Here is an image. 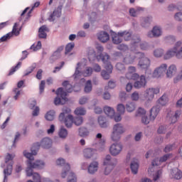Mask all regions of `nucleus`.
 <instances>
[{"label":"nucleus","instance_id":"nucleus-1","mask_svg":"<svg viewBox=\"0 0 182 182\" xmlns=\"http://www.w3.org/2000/svg\"><path fill=\"white\" fill-rule=\"evenodd\" d=\"M149 174L153 173L154 181L160 180V159L159 158L154 159L151 162V166L148 168Z\"/></svg>","mask_w":182,"mask_h":182},{"label":"nucleus","instance_id":"nucleus-2","mask_svg":"<svg viewBox=\"0 0 182 182\" xmlns=\"http://www.w3.org/2000/svg\"><path fill=\"white\" fill-rule=\"evenodd\" d=\"M14 159H15V154H7L5 156V164H9L7 165L6 168L4 170V182H7L8 179L6 178L12 174V166H14V161H12V160H14Z\"/></svg>","mask_w":182,"mask_h":182},{"label":"nucleus","instance_id":"nucleus-3","mask_svg":"<svg viewBox=\"0 0 182 182\" xmlns=\"http://www.w3.org/2000/svg\"><path fill=\"white\" fill-rule=\"evenodd\" d=\"M63 86L64 87H60L56 91L57 96H60L63 100L66 102L68 100V98H66V96H68V93H72L73 91V87L72 85L69 83V81H64L63 82Z\"/></svg>","mask_w":182,"mask_h":182},{"label":"nucleus","instance_id":"nucleus-4","mask_svg":"<svg viewBox=\"0 0 182 182\" xmlns=\"http://www.w3.org/2000/svg\"><path fill=\"white\" fill-rule=\"evenodd\" d=\"M97 59L98 60V62H100V60H102V62H103V63L105 65V68L106 69V70H108L109 73H112V70H113V66L112 65V64L110 63L109 60H110V55H109L107 53H104L102 54H100L98 55H97Z\"/></svg>","mask_w":182,"mask_h":182},{"label":"nucleus","instance_id":"nucleus-5","mask_svg":"<svg viewBox=\"0 0 182 182\" xmlns=\"http://www.w3.org/2000/svg\"><path fill=\"white\" fill-rule=\"evenodd\" d=\"M160 112V107H154L151 109L150 119L147 117L146 115H143L141 117V123L144 124H149L150 123V120H155L157 117V114Z\"/></svg>","mask_w":182,"mask_h":182},{"label":"nucleus","instance_id":"nucleus-6","mask_svg":"<svg viewBox=\"0 0 182 182\" xmlns=\"http://www.w3.org/2000/svg\"><path fill=\"white\" fill-rule=\"evenodd\" d=\"M55 164L57 166H60L63 167V171L61 172L62 178H65L66 176H68V173L70 171V165L69 164H66V161L63 158H59L56 160Z\"/></svg>","mask_w":182,"mask_h":182},{"label":"nucleus","instance_id":"nucleus-7","mask_svg":"<svg viewBox=\"0 0 182 182\" xmlns=\"http://www.w3.org/2000/svg\"><path fill=\"white\" fill-rule=\"evenodd\" d=\"M180 116H181V110H176V112L169 111L166 115V122L169 124H174V123H177Z\"/></svg>","mask_w":182,"mask_h":182},{"label":"nucleus","instance_id":"nucleus-8","mask_svg":"<svg viewBox=\"0 0 182 182\" xmlns=\"http://www.w3.org/2000/svg\"><path fill=\"white\" fill-rule=\"evenodd\" d=\"M80 65H81L80 63H78L77 64L75 72L73 75L74 79H79V77H80L82 75H83V76H85V77L90 76V75L93 73V69H92V68L90 67H87L85 70V72L84 73L80 72Z\"/></svg>","mask_w":182,"mask_h":182},{"label":"nucleus","instance_id":"nucleus-9","mask_svg":"<svg viewBox=\"0 0 182 182\" xmlns=\"http://www.w3.org/2000/svg\"><path fill=\"white\" fill-rule=\"evenodd\" d=\"M140 42H141L140 37H136V38L133 39V41L130 47L131 52H137V49H139V46H140L142 50H146V49H147V44L140 43Z\"/></svg>","mask_w":182,"mask_h":182},{"label":"nucleus","instance_id":"nucleus-10","mask_svg":"<svg viewBox=\"0 0 182 182\" xmlns=\"http://www.w3.org/2000/svg\"><path fill=\"white\" fill-rule=\"evenodd\" d=\"M136 56L141 59L139 62V66L141 69H148L150 66V60L144 57V53H136Z\"/></svg>","mask_w":182,"mask_h":182},{"label":"nucleus","instance_id":"nucleus-11","mask_svg":"<svg viewBox=\"0 0 182 182\" xmlns=\"http://www.w3.org/2000/svg\"><path fill=\"white\" fill-rule=\"evenodd\" d=\"M160 93L159 88H149L146 90L144 97L146 102H151L154 99V95Z\"/></svg>","mask_w":182,"mask_h":182},{"label":"nucleus","instance_id":"nucleus-12","mask_svg":"<svg viewBox=\"0 0 182 182\" xmlns=\"http://www.w3.org/2000/svg\"><path fill=\"white\" fill-rule=\"evenodd\" d=\"M31 152H28V151H23L24 157H26V159H28L27 164H29V161L32 163V161L35 160V157H33V156H36V154H38V148H36L33 144V146L31 147Z\"/></svg>","mask_w":182,"mask_h":182},{"label":"nucleus","instance_id":"nucleus-13","mask_svg":"<svg viewBox=\"0 0 182 182\" xmlns=\"http://www.w3.org/2000/svg\"><path fill=\"white\" fill-rule=\"evenodd\" d=\"M123 150V145L120 143H114L109 147V153L113 157H116L122 153Z\"/></svg>","mask_w":182,"mask_h":182},{"label":"nucleus","instance_id":"nucleus-14","mask_svg":"<svg viewBox=\"0 0 182 182\" xmlns=\"http://www.w3.org/2000/svg\"><path fill=\"white\" fill-rule=\"evenodd\" d=\"M18 26H19V23H15L13 27L12 32L9 33L5 36H2L0 38V42H5L6 41H8V39H10L11 38H12V35H15V36H18V35H19V31H21V29H18Z\"/></svg>","mask_w":182,"mask_h":182},{"label":"nucleus","instance_id":"nucleus-15","mask_svg":"<svg viewBox=\"0 0 182 182\" xmlns=\"http://www.w3.org/2000/svg\"><path fill=\"white\" fill-rule=\"evenodd\" d=\"M52 139L50 138H44L41 142L34 144V146L39 151V147H42L43 149H50V147H52Z\"/></svg>","mask_w":182,"mask_h":182},{"label":"nucleus","instance_id":"nucleus-16","mask_svg":"<svg viewBox=\"0 0 182 182\" xmlns=\"http://www.w3.org/2000/svg\"><path fill=\"white\" fill-rule=\"evenodd\" d=\"M139 52H134L132 53L127 54L122 60L123 63H125V65H132L134 63V60H136V58L137 57V54Z\"/></svg>","mask_w":182,"mask_h":182},{"label":"nucleus","instance_id":"nucleus-17","mask_svg":"<svg viewBox=\"0 0 182 182\" xmlns=\"http://www.w3.org/2000/svg\"><path fill=\"white\" fill-rule=\"evenodd\" d=\"M126 77L129 80H137L139 76V74L136 73V67L129 66L128 68V72L126 73Z\"/></svg>","mask_w":182,"mask_h":182},{"label":"nucleus","instance_id":"nucleus-18","mask_svg":"<svg viewBox=\"0 0 182 182\" xmlns=\"http://www.w3.org/2000/svg\"><path fill=\"white\" fill-rule=\"evenodd\" d=\"M99 170V161H93L87 166L88 174H95Z\"/></svg>","mask_w":182,"mask_h":182},{"label":"nucleus","instance_id":"nucleus-19","mask_svg":"<svg viewBox=\"0 0 182 182\" xmlns=\"http://www.w3.org/2000/svg\"><path fill=\"white\" fill-rule=\"evenodd\" d=\"M60 15H62V7L58 6L53 13L50 14L48 21L53 22V21L58 19V18H60Z\"/></svg>","mask_w":182,"mask_h":182},{"label":"nucleus","instance_id":"nucleus-20","mask_svg":"<svg viewBox=\"0 0 182 182\" xmlns=\"http://www.w3.org/2000/svg\"><path fill=\"white\" fill-rule=\"evenodd\" d=\"M104 166H117V159L112 157L110 154L105 156L103 160Z\"/></svg>","mask_w":182,"mask_h":182},{"label":"nucleus","instance_id":"nucleus-21","mask_svg":"<svg viewBox=\"0 0 182 182\" xmlns=\"http://www.w3.org/2000/svg\"><path fill=\"white\" fill-rule=\"evenodd\" d=\"M169 177L173 180H180L182 177V172L177 168H173L171 171Z\"/></svg>","mask_w":182,"mask_h":182},{"label":"nucleus","instance_id":"nucleus-22","mask_svg":"<svg viewBox=\"0 0 182 182\" xmlns=\"http://www.w3.org/2000/svg\"><path fill=\"white\" fill-rule=\"evenodd\" d=\"M29 166L33 168H38V170H42V168H45L46 164L42 160H37L35 162L29 161Z\"/></svg>","mask_w":182,"mask_h":182},{"label":"nucleus","instance_id":"nucleus-23","mask_svg":"<svg viewBox=\"0 0 182 182\" xmlns=\"http://www.w3.org/2000/svg\"><path fill=\"white\" fill-rule=\"evenodd\" d=\"M95 153H96V149L92 148H85L83 150V156L87 160L92 159L95 156Z\"/></svg>","mask_w":182,"mask_h":182},{"label":"nucleus","instance_id":"nucleus-24","mask_svg":"<svg viewBox=\"0 0 182 182\" xmlns=\"http://www.w3.org/2000/svg\"><path fill=\"white\" fill-rule=\"evenodd\" d=\"M146 77L144 75H141L139 80L134 82V87H135V89H141V87H144V86H146Z\"/></svg>","mask_w":182,"mask_h":182},{"label":"nucleus","instance_id":"nucleus-25","mask_svg":"<svg viewBox=\"0 0 182 182\" xmlns=\"http://www.w3.org/2000/svg\"><path fill=\"white\" fill-rule=\"evenodd\" d=\"M97 38L102 43H106L110 39V36L105 31H101L97 34Z\"/></svg>","mask_w":182,"mask_h":182},{"label":"nucleus","instance_id":"nucleus-26","mask_svg":"<svg viewBox=\"0 0 182 182\" xmlns=\"http://www.w3.org/2000/svg\"><path fill=\"white\" fill-rule=\"evenodd\" d=\"M149 38H159L160 36V27L154 26L151 31L148 32Z\"/></svg>","mask_w":182,"mask_h":182},{"label":"nucleus","instance_id":"nucleus-27","mask_svg":"<svg viewBox=\"0 0 182 182\" xmlns=\"http://www.w3.org/2000/svg\"><path fill=\"white\" fill-rule=\"evenodd\" d=\"M63 50V47H59L51 55L50 58V60L51 63H53L55 60H58V59L60 58V53Z\"/></svg>","mask_w":182,"mask_h":182},{"label":"nucleus","instance_id":"nucleus-28","mask_svg":"<svg viewBox=\"0 0 182 182\" xmlns=\"http://www.w3.org/2000/svg\"><path fill=\"white\" fill-rule=\"evenodd\" d=\"M62 112H63L60 114L58 117V119L60 122H63L65 120V117H66L67 116H69L72 110H70V108L65 107L63 108Z\"/></svg>","mask_w":182,"mask_h":182},{"label":"nucleus","instance_id":"nucleus-29","mask_svg":"<svg viewBox=\"0 0 182 182\" xmlns=\"http://www.w3.org/2000/svg\"><path fill=\"white\" fill-rule=\"evenodd\" d=\"M113 131L115 132V133H118L119 134H124V133H126V129L122 124H116L113 127Z\"/></svg>","mask_w":182,"mask_h":182},{"label":"nucleus","instance_id":"nucleus-30","mask_svg":"<svg viewBox=\"0 0 182 182\" xmlns=\"http://www.w3.org/2000/svg\"><path fill=\"white\" fill-rule=\"evenodd\" d=\"M46 32H49V28L46 26H42L38 30V36L41 39L46 38Z\"/></svg>","mask_w":182,"mask_h":182},{"label":"nucleus","instance_id":"nucleus-31","mask_svg":"<svg viewBox=\"0 0 182 182\" xmlns=\"http://www.w3.org/2000/svg\"><path fill=\"white\" fill-rule=\"evenodd\" d=\"M112 39V43H114L115 45H119V43H122V41H123L122 39V36L118 33H112L111 34Z\"/></svg>","mask_w":182,"mask_h":182},{"label":"nucleus","instance_id":"nucleus-32","mask_svg":"<svg viewBox=\"0 0 182 182\" xmlns=\"http://www.w3.org/2000/svg\"><path fill=\"white\" fill-rule=\"evenodd\" d=\"M130 168L132 174H137V173H139V162L137 160H133L131 161Z\"/></svg>","mask_w":182,"mask_h":182},{"label":"nucleus","instance_id":"nucleus-33","mask_svg":"<svg viewBox=\"0 0 182 182\" xmlns=\"http://www.w3.org/2000/svg\"><path fill=\"white\" fill-rule=\"evenodd\" d=\"M90 134L89 129L85 127H81L78 129V135L80 137H88Z\"/></svg>","mask_w":182,"mask_h":182},{"label":"nucleus","instance_id":"nucleus-34","mask_svg":"<svg viewBox=\"0 0 182 182\" xmlns=\"http://www.w3.org/2000/svg\"><path fill=\"white\" fill-rule=\"evenodd\" d=\"M143 11H144V8L136 7V9H134V8L129 9V15L134 18V17L137 16V15H139V14H140V12H143Z\"/></svg>","mask_w":182,"mask_h":182},{"label":"nucleus","instance_id":"nucleus-35","mask_svg":"<svg viewBox=\"0 0 182 182\" xmlns=\"http://www.w3.org/2000/svg\"><path fill=\"white\" fill-rule=\"evenodd\" d=\"M68 134L69 133L68 132V129H66L63 127H61L58 130V136L60 137V139H62V140H65V139H67Z\"/></svg>","mask_w":182,"mask_h":182},{"label":"nucleus","instance_id":"nucleus-36","mask_svg":"<svg viewBox=\"0 0 182 182\" xmlns=\"http://www.w3.org/2000/svg\"><path fill=\"white\" fill-rule=\"evenodd\" d=\"M136 103L133 102H128L125 105V109L128 113H133L136 110Z\"/></svg>","mask_w":182,"mask_h":182},{"label":"nucleus","instance_id":"nucleus-37","mask_svg":"<svg viewBox=\"0 0 182 182\" xmlns=\"http://www.w3.org/2000/svg\"><path fill=\"white\" fill-rule=\"evenodd\" d=\"M151 22H153V18L151 16L144 17L141 19V26L147 28V26H150Z\"/></svg>","mask_w":182,"mask_h":182},{"label":"nucleus","instance_id":"nucleus-38","mask_svg":"<svg viewBox=\"0 0 182 182\" xmlns=\"http://www.w3.org/2000/svg\"><path fill=\"white\" fill-rule=\"evenodd\" d=\"M63 122H64L66 127L70 129V127H72V125L73 124V116L68 114V116L64 117V120Z\"/></svg>","mask_w":182,"mask_h":182},{"label":"nucleus","instance_id":"nucleus-39","mask_svg":"<svg viewBox=\"0 0 182 182\" xmlns=\"http://www.w3.org/2000/svg\"><path fill=\"white\" fill-rule=\"evenodd\" d=\"M104 112L108 117H110V119H113L114 117L115 112H114V109H113L111 107L106 106L104 107Z\"/></svg>","mask_w":182,"mask_h":182},{"label":"nucleus","instance_id":"nucleus-40","mask_svg":"<svg viewBox=\"0 0 182 182\" xmlns=\"http://www.w3.org/2000/svg\"><path fill=\"white\" fill-rule=\"evenodd\" d=\"M119 35L123 38L124 41H130L132 39V32L128 31H119Z\"/></svg>","mask_w":182,"mask_h":182},{"label":"nucleus","instance_id":"nucleus-41","mask_svg":"<svg viewBox=\"0 0 182 182\" xmlns=\"http://www.w3.org/2000/svg\"><path fill=\"white\" fill-rule=\"evenodd\" d=\"M177 71V68L174 65H171L168 67V70H166V77H173V75Z\"/></svg>","mask_w":182,"mask_h":182},{"label":"nucleus","instance_id":"nucleus-42","mask_svg":"<svg viewBox=\"0 0 182 182\" xmlns=\"http://www.w3.org/2000/svg\"><path fill=\"white\" fill-rule=\"evenodd\" d=\"M98 123L102 129L107 127V120H106V117H99Z\"/></svg>","mask_w":182,"mask_h":182},{"label":"nucleus","instance_id":"nucleus-43","mask_svg":"<svg viewBox=\"0 0 182 182\" xmlns=\"http://www.w3.org/2000/svg\"><path fill=\"white\" fill-rule=\"evenodd\" d=\"M74 113L77 116H85V114H86V109L82 107H77L74 111Z\"/></svg>","mask_w":182,"mask_h":182},{"label":"nucleus","instance_id":"nucleus-44","mask_svg":"<svg viewBox=\"0 0 182 182\" xmlns=\"http://www.w3.org/2000/svg\"><path fill=\"white\" fill-rule=\"evenodd\" d=\"M45 119H46L48 122H52V120H54L55 111L53 110L48 111L45 115Z\"/></svg>","mask_w":182,"mask_h":182},{"label":"nucleus","instance_id":"nucleus-45","mask_svg":"<svg viewBox=\"0 0 182 182\" xmlns=\"http://www.w3.org/2000/svg\"><path fill=\"white\" fill-rule=\"evenodd\" d=\"M68 174L67 182H77V178L76 177V175L73 173V172H70V171L67 173Z\"/></svg>","mask_w":182,"mask_h":182},{"label":"nucleus","instance_id":"nucleus-46","mask_svg":"<svg viewBox=\"0 0 182 182\" xmlns=\"http://www.w3.org/2000/svg\"><path fill=\"white\" fill-rule=\"evenodd\" d=\"M92 81L87 80L84 87L85 93H90V92H92Z\"/></svg>","mask_w":182,"mask_h":182},{"label":"nucleus","instance_id":"nucleus-47","mask_svg":"<svg viewBox=\"0 0 182 182\" xmlns=\"http://www.w3.org/2000/svg\"><path fill=\"white\" fill-rule=\"evenodd\" d=\"M122 137V135L117 132H115V131H112V133L111 134V139L112 141H119Z\"/></svg>","mask_w":182,"mask_h":182},{"label":"nucleus","instance_id":"nucleus-48","mask_svg":"<svg viewBox=\"0 0 182 182\" xmlns=\"http://www.w3.org/2000/svg\"><path fill=\"white\" fill-rule=\"evenodd\" d=\"M168 103V97L167 95L164 94L160 98V105L161 106H166Z\"/></svg>","mask_w":182,"mask_h":182},{"label":"nucleus","instance_id":"nucleus-49","mask_svg":"<svg viewBox=\"0 0 182 182\" xmlns=\"http://www.w3.org/2000/svg\"><path fill=\"white\" fill-rule=\"evenodd\" d=\"M117 110L119 114H124V112H126V107L123 104H118L117 106Z\"/></svg>","mask_w":182,"mask_h":182},{"label":"nucleus","instance_id":"nucleus-50","mask_svg":"<svg viewBox=\"0 0 182 182\" xmlns=\"http://www.w3.org/2000/svg\"><path fill=\"white\" fill-rule=\"evenodd\" d=\"M105 176H109V173L113 171V168L116 167V166H112V165H105Z\"/></svg>","mask_w":182,"mask_h":182},{"label":"nucleus","instance_id":"nucleus-51","mask_svg":"<svg viewBox=\"0 0 182 182\" xmlns=\"http://www.w3.org/2000/svg\"><path fill=\"white\" fill-rule=\"evenodd\" d=\"M73 123L75 124V126H81V124H83V117H77L75 119H73Z\"/></svg>","mask_w":182,"mask_h":182},{"label":"nucleus","instance_id":"nucleus-52","mask_svg":"<svg viewBox=\"0 0 182 182\" xmlns=\"http://www.w3.org/2000/svg\"><path fill=\"white\" fill-rule=\"evenodd\" d=\"M42 48V43L41 41H38L37 45L33 44L31 47L30 49L33 50V52H36L37 50H39Z\"/></svg>","mask_w":182,"mask_h":182},{"label":"nucleus","instance_id":"nucleus-53","mask_svg":"<svg viewBox=\"0 0 182 182\" xmlns=\"http://www.w3.org/2000/svg\"><path fill=\"white\" fill-rule=\"evenodd\" d=\"M75 48V43H70L65 47V55L72 52L73 49Z\"/></svg>","mask_w":182,"mask_h":182},{"label":"nucleus","instance_id":"nucleus-54","mask_svg":"<svg viewBox=\"0 0 182 182\" xmlns=\"http://www.w3.org/2000/svg\"><path fill=\"white\" fill-rule=\"evenodd\" d=\"M110 73L109 72V68L106 70H102L101 73L102 77H103V79H105V80H107L109 79H110Z\"/></svg>","mask_w":182,"mask_h":182},{"label":"nucleus","instance_id":"nucleus-55","mask_svg":"<svg viewBox=\"0 0 182 182\" xmlns=\"http://www.w3.org/2000/svg\"><path fill=\"white\" fill-rule=\"evenodd\" d=\"M33 180H34L35 182H43V178H41V175L38 173H33Z\"/></svg>","mask_w":182,"mask_h":182},{"label":"nucleus","instance_id":"nucleus-56","mask_svg":"<svg viewBox=\"0 0 182 182\" xmlns=\"http://www.w3.org/2000/svg\"><path fill=\"white\" fill-rule=\"evenodd\" d=\"M21 65H22V63L19 62V63H18V64L14 68H12L10 70V72L9 73V76H11V75H14V73H15V72H16L18 70V69H19V68H21Z\"/></svg>","mask_w":182,"mask_h":182},{"label":"nucleus","instance_id":"nucleus-57","mask_svg":"<svg viewBox=\"0 0 182 182\" xmlns=\"http://www.w3.org/2000/svg\"><path fill=\"white\" fill-rule=\"evenodd\" d=\"M32 168H35L31 167L28 161V164H27V168L26 170V174L28 177H31V176H33V170H32Z\"/></svg>","mask_w":182,"mask_h":182},{"label":"nucleus","instance_id":"nucleus-58","mask_svg":"<svg viewBox=\"0 0 182 182\" xmlns=\"http://www.w3.org/2000/svg\"><path fill=\"white\" fill-rule=\"evenodd\" d=\"M131 99L134 102H137L139 99H140V95H139V92H134L131 95Z\"/></svg>","mask_w":182,"mask_h":182},{"label":"nucleus","instance_id":"nucleus-59","mask_svg":"<svg viewBox=\"0 0 182 182\" xmlns=\"http://www.w3.org/2000/svg\"><path fill=\"white\" fill-rule=\"evenodd\" d=\"M106 149V146L105 145V140L101 139L100 144H99V151H105V149Z\"/></svg>","mask_w":182,"mask_h":182},{"label":"nucleus","instance_id":"nucleus-60","mask_svg":"<svg viewBox=\"0 0 182 182\" xmlns=\"http://www.w3.org/2000/svg\"><path fill=\"white\" fill-rule=\"evenodd\" d=\"M144 114H146V110L142 107L138 108L136 116H144Z\"/></svg>","mask_w":182,"mask_h":182},{"label":"nucleus","instance_id":"nucleus-61","mask_svg":"<svg viewBox=\"0 0 182 182\" xmlns=\"http://www.w3.org/2000/svg\"><path fill=\"white\" fill-rule=\"evenodd\" d=\"M117 49H119V50H122V52H127V50H129V47H127V46L125 44H121L117 46Z\"/></svg>","mask_w":182,"mask_h":182},{"label":"nucleus","instance_id":"nucleus-62","mask_svg":"<svg viewBox=\"0 0 182 182\" xmlns=\"http://www.w3.org/2000/svg\"><path fill=\"white\" fill-rule=\"evenodd\" d=\"M160 72L161 75H163L164 73H167V64H162L160 66Z\"/></svg>","mask_w":182,"mask_h":182},{"label":"nucleus","instance_id":"nucleus-63","mask_svg":"<svg viewBox=\"0 0 182 182\" xmlns=\"http://www.w3.org/2000/svg\"><path fill=\"white\" fill-rule=\"evenodd\" d=\"M142 137H143V132H138L135 134L134 140L136 141H140Z\"/></svg>","mask_w":182,"mask_h":182},{"label":"nucleus","instance_id":"nucleus-64","mask_svg":"<svg viewBox=\"0 0 182 182\" xmlns=\"http://www.w3.org/2000/svg\"><path fill=\"white\" fill-rule=\"evenodd\" d=\"M174 18L176 21H182V12H178L175 14Z\"/></svg>","mask_w":182,"mask_h":182}]
</instances>
